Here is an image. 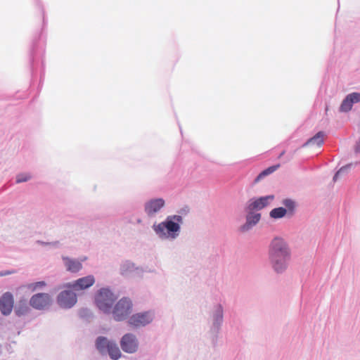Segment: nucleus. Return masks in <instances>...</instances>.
<instances>
[{"instance_id": "0eeeda50", "label": "nucleus", "mask_w": 360, "mask_h": 360, "mask_svg": "<svg viewBox=\"0 0 360 360\" xmlns=\"http://www.w3.org/2000/svg\"><path fill=\"white\" fill-rule=\"evenodd\" d=\"M57 302L62 308H71L77 302V295L71 290H63L58 295Z\"/></svg>"}, {"instance_id": "a878e982", "label": "nucleus", "mask_w": 360, "mask_h": 360, "mask_svg": "<svg viewBox=\"0 0 360 360\" xmlns=\"http://www.w3.org/2000/svg\"><path fill=\"white\" fill-rule=\"evenodd\" d=\"M18 183H20L21 182V180L20 179H18L17 181H16Z\"/></svg>"}, {"instance_id": "a211bd4d", "label": "nucleus", "mask_w": 360, "mask_h": 360, "mask_svg": "<svg viewBox=\"0 0 360 360\" xmlns=\"http://www.w3.org/2000/svg\"><path fill=\"white\" fill-rule=\"evenodd\" d=\"M250 213L247 217L246 224L243 226V229H248L249 227L256 224L260 219L261 215L259 213Z\"/></svg>"}, {"instance_id": "4468645a", "label": "nucleus", "mask_w": 360, "mask_h": 360, "mask_svg": "<svg viewBox=\"0 0 360 360\" xmlns=\"http://www.w3.org/2000/svg\"><path fill=\"white\" fill-rule=\"evenodd\" d=\"M63 259L68 271L76 273L82 269V264L81 262L68 257H63Z\"/></svg>"}, {"instance_id": "f257e3e1", "label": "nucleus", "mask_w": 360, "mask_h": 360, "mask_svg": "<svg viewBox=\"0 0 360 360\" xmlns=\"http://www.w3.org/2000/svg\"><path fill=\"white\" fill-rule=\"evenodd\" d=\"M269 258L274 269L282 272L287 268L290 259V250L286 243L281 238H274L269 251Z\"/></svg>"}, {"instance_id": "6ab92c4d", "label": "nucleus", "mask_w": 360, "mask_h": 360, "mask_svg": "<svg viewBox=\"0 0 360 360\" xmlns=\"http://www.w3.org/2000/svg\"><path fill=\"white\" fill-rule=\"evenodd\" d=\"M287 211L283 207L274 208L270 212V217L274 219H280L283 217Z\"/></svg>"}, {"instance_id": "6e6552de", "label": "nucleus", "mask_w": 360, "mask_h": 360, "mask_svg": "<svg viewBox=\"0 0 360 360\" xmlns=\"http://www.w3.org/2000/svg\"><path fill=\"white\" fill-rule=\"evenodd\" d=\"M95 278L93 276L89 275L80 278L72 283H68L65 285V288L72 289L76 291L85 290L94 285Z\"/></svg>"}, {"instance_id": "b1692460", "label": "nucleus", "mask_w": 360, "mask_h": 360, "mask_svg": "<svg viewBox=\"0 0 360 360\" xmlns=\"http://www.w3.org/2000/svg\"><path fill=\"white\" fill-rule=\"evenodd\" d=\"M10 274H11V271H1V272H0V276H6V275H8Z\"/></svg>"}, {"instance_id": "393cba45", "label": "nucleus", "mask_w": 360, "mask_h": 360, "mask_svg": "<svg viewBox=\"0 0 360 360\" xmlns=\"http://www.w3.org/2000/svg\"><path fill=\"white\" fill-rule=\"evenodd\" d=\"M285 150H283V152L279 155L278 158H281V157L285 154Z\"/></svg>"}, {"instance_id": "9d476101", "label": "nucleus", "mask_w": 360, "mask_h": 360, "mask_svg": "<svg viewBox=\"0 0 360 360\" xmlns=\"http://www.w3.org/2000/svg\"><path fill=\"white\" fill-rule=\"evenodd\" d=\"M274 198V195H267L257 199H253L249 201L247 210L249 212L254 210H260L266 207Z\"/></svg>"}, {"instance_id": "ddd939ff", "label": "nucleus", "mask_w": 360, "mask_h": 360, "mask_svg": "<svg viewBox=\"0 0 360 360\" xmlns=\"http://www.w3.org/2000/svg\"><path fill=\"white\" fill-rule=\"evenodd\" d=\"M165 205V200L162 198L153 199L145 205V211L148 215L158 212Z\"/></svg>"}, {"instance_id": "f8f14e48", "label": "nucleus", "mask_w": 360, "mask_h": 360, "mask_svg": "<svg viewBox=\"0 0 360 360\" xmlns=\"http://www.w3.org/2000/svg\"><path fill=\"white\" fill-rule=\"evenodd\" d=\"M360 102V93L354 92L348 94L346 98L343 100L340 105V111L348 112L352 108L354 103Z\"/></svg>"}, {"instance_id": "f03ea898", "label": "nucleus", "mask_w": 360, "mask_h": 360, "mask_svg": "<svg viewBox=\"0 0 360 360\" xmlns=\"http://www.w3.org/2000/svg\"><path fill=\"white\" fill-rule=\"evenodd\" d=\"M182 217L179 215H174L168 217L165 221L159 224L155 227V230L160 236H166L168 234L172 233V238H174V233L179 231L180 226L179 222H181Z\"/></svg>"}, {"instance_id": "9b49d317", "label": "nucleus", "mask_w": 360, "mask_h": 360, "mask_svg": "<svg viewBox=\"0 0 360 360\" xmlns=\"http://www.w3.org/2000/svg\"><path fill=\"white\" fill-rule=\"evenodd\" d=\"M13 307V298L10 292H6L0 300V310L4 315H8Z\"/></svg>"}, {"instance_id": "bb28decb", "label": "nucleus", "mask_w": 360, "mask_h": 360, "mask_svg": "<svg viewBox=\"0 0 360 360\" xmlns=\"http://www.w3.org/2000/svg\"><path fill=\"white\" fill-rule=\"evenodd\" d=\"M27 180V179L24 177L23 181H25Z\"/></svg>"}, {"instance_id": "7ed1b4c3", "label": "nucleus", "mask_w": 360, "mask_h": 360, "mask_svg": "<svg viewBox=\"0 0 360 360\" xmlns=\"http://www.w3.org/2000/svg\"><path fill=\"white\" fill-rule=\"evenodd\" d=\"M116 300L112 292L108 289H101L96 297V302L98 307L104 311L108 313L110 311L112 305Z\"/></svg>"}, {"instance_id": "5701e85b", "label": "nucleus", "mask_w": 360, "mask_h": 360, "mask_svg": "<svg viewBox=\"0 0 360 360\" xmlns=\"http://www.w3.org/2000/svg\"><path fill=\"white\" fill-rule=\"evenodd\" d=\"M348 169V166H345V167H341L337 172L336 174H335L334 177H333V181H335L338 180V177L340 175H341L342 174H343L344 172H345Z\"/></svg>"}, {"instance_id": "f3484780", "label": "nucleus", "mask_w": 360, "mask_h": 360, "mask_svg": "<svg viewBox=\"0 0 360 360\" xmlns=\"http://www.w3.org/2000/svg\"><path fill=\"white\" fill-rule=\"evenodd\" d=\"M112 342V341L108 340L105 337H98L96 342V346L101 353H105L107 352V349L108 348L110 343Z\"/></svg>"}, {"instance_id": "1a4fd4ad", "label": "nucleus", "mask_w": 360, "mask_h": 360, "mask_svg": "<svg viewBox=\"0 0 360 360\" xmlns=\"http://www.w3.org/2000/svg\"><path fill=\"white\" fill-rule=\"evenodd\" d=\"M153 321V316L149 312L138 313L132 315L128 321L130 326L141 327Z\"/></svg>"}, {"instance_id": "412c9836", "label": "nucleus", "mask_w": 360, "mask_h": 360, "mask_svg": "<svg viewBox=\"0 0 360 360\" xmlns=\"http://www.w3.org/2000/svg\"><path fill=\"white\" fill-rule=\"evenodd\" d=\"M46 283L44 281H39L34 283H32L27 285V288L30 289L32 291H34L37 288H42L46 286Z\"/></svg>"}, {"instance_id": "dca6fc26", "label": "nucleus", "mask_w": 360, "mask_h": 360, "mask_svg": "<svg viewBox=\"0 0 360 360\" xmlns=\"http://www.w3.org/2000/svg\"><path fill=\"white\" fill-rule=\"evenodd\" d=\"M325 134L323 131L318 132L315 136L308 140L306 145L321 146L324 141Z\"/></svg>"}, {"instance_id": "20e7f679", "label": "nucleus", "mask_w": 360, "mask_h": 360, "mask_svg": "<svg viewBox=\"0 0 360 360\" xmlns=\"http://www.w3.org/2000/svg\"><path fill=\"white\" fill-rule=\"evenodd\" d=\"M132 311V302L129 298L121 299L115 306L112 314L114 319L120 321L128 317Z\"/></svg>"}, {"instance_id": "2eb2a0df", "label": "nucleus", "mask_w": 360, "mask_h": 360, "mask_svg": "<svg viewBox=\"0 0 360 360\" xmlns=\"http://www.w3.org/2000/svg\"><path fill=\"white\" fill-rule=\"evenodd\" d=\"M106 352H108L110 357L113 360H117L122 356V353H121L118 346L113 341L111 343H110Z\"/></svg>"}, {"instance_id": "4be33fe9", "label": "nucleus", "mask_w": 360, "mask_h": 360, "mask_svg": "<svg viewBox=\"0 0 360 360\" xmlns=\"http://www.w3.org/2000/svg\"><path fill=\"white\" fill-rule=\"evenodd\" d=\"M283 204L289 210H293L295 207V202L290 199H285L283 201Z\"/></svg>"}, {"instance_id": "aec40b11", "label": "nucleus", "mask_w": 360, "mask_h": 360, "mask_svg": "<svg viewBox=\"0 0 360 360\" xmlns=\"http://www.w3.org/2000/svg\"><path fill=\"white\" fill-rule=\"evenodd\" d=\"M279 167V165L269 167L267 169H264L263 172H262L256 178L255 182H258L260 179H262L263 177L271 174L272 172H275L278 168Z\"/></svg>"}, {"instance_id": "39448f33", "label": "nucleus", "mask_w": 360, "mask_h": 360, "mask_svg": "<svg viewBox=\"0 0 360 360\" xmlns=\"http://www.w3.org/2000/svg\"><path fill=\"white\" fill-rule=\"evenodd\" d=\"M52 302L51 296L47 293H37L34 295L30 300V305L37 309H44L49 307Z\"/></svg>"}, {"instance_id": "423d86ee", "label": "nucleus", "mask_w": 360, "mask_h": 360, "mask_svg": "<svg viewBox=\"0 0 360 360\" xmlns=\"http://www.w3.org/2000/svg\"><path fill=\"white\" fill-rule=\"evenodd\" d=\"M120 346L124 352L132 354L138 350L139 342L134 335L127 333L122 338Z\"/></svg>"}]
</instances>
